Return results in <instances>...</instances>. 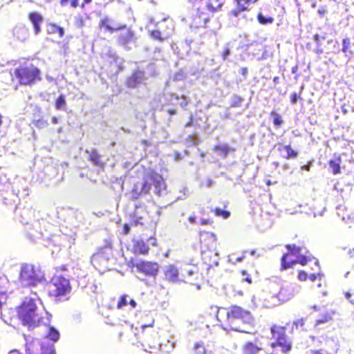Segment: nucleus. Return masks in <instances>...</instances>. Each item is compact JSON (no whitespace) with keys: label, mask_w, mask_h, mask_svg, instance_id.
<instances>
[{"label":"nucleus","mask_w":354,"mask_h":354,"mask_svg":"<svg viewBox=\"0 0 354 354\" xmlns=\"http://www.w3.org/2000/svg\"><path fill=\"white\" fill-rule=\"evenodd\" d=\"M41 314L38 309L37 301L32 298H26L18 310L19 319L29 330L50 322V315L47 312H44L45 316Z\"/></svg>","instance_id":"obj_1"},{"label":"nucleus","mask_w":354,"mask_h":354,"mask_svg":"<svg viewBox=\"0 0 354 354\" xmlns=\"http://www.w3.org/2000/svg\"><path fill=\"white\" fill-rule=\"evenodd\" d=\"M152 187L153 193L160 197L167 194L166 184L160 176H152L149 180L138 182L133 186L132 191L128 194L129 198L136 201L140 197L145 196L150 193Z\"/></svg>","instance_id":"obj_2"},{"label":"nucleus","mask_w":354,"mask_h":354,"mask_svg":"<svg viewBox=\"0 0 354 354\" xmlns=\"http://www.w3.org/2000/svg\"><path fill=\"white\" fill-rule=\"evenodd\" d=\"M227 320L230 328L241 333H249L254 326V319L249 310L238 306H232L227 312Z\"/></svg>","instance_id":"obj_3"},{"label":"nucleus","mask_w":354,"mask_h":354,"mask_svg":"<svg viewBox=\"0 0 354 354\" xmlns=\"http://www.w3.org/2000/svg\"><path fill=\"white\" fill-rule=\"evenodd\" d=\"M44 281L45 274L39 266L28 263L21 264L19 277L21 286L33 288Z\"/></svg>","instance_id":"obj_4"},{"label":"nucleus","mask_w":354,"mask_h":354,"mask_svg":"<svg viewBox=\"0 0 354 354\" xmlns=\"http://www.w3.org/2000/svg\"><path fill=\"white\" fill-rule=\"evenodd\" d=\"M52 288L50 295L55 297L56 301H63L68 298L66 295L70 293L71 287L69 279L61 274L54 276L51 280Z\"/></svg>","instance_id":"obj_5"},{"label":"nucleus","mask_w":354,"mask_h":354,"mask_svg":"<svg viewBox=\"0 0 354 354\" xmlns=\"http://www.w3.org/2000/svg\"><path fill=\"white\" fill-rule=\"evenodd\" d=\"M117 32H119L117 36V44L124 50L130 51L137 47L138 38L135 32L127 24H120L117 26Z\"/></svg>","instance_id":"obj_6"},{"label":"nucleus","mask_w":354,"mask_h":354,"mask_svg":"<svg viewBox=\"0 0 354 354\" xmlns=\"http://www.w3.org/2000/svg\"><path fill=\"white\" fill-rule=\"evenodd\" d=\"M286 248L289 253L283 254L281 257V267L283 269H288L296 263L302 266L307 263L308 257L301 254V248L300 247L288 244Z\"/></svg>","instance_id":"obj_7"},{"label":"nucleus","mask_w":354,"mask_h":354,"mask_svg":"<svg viewBox=\"0 0 354 354\" xmlns=\"http://www.w3.org/2000/svg\"><path fill=\"white\" fill-rule=\"evenodd\" d=\"M15 74L19 83L24 85H31L41 80L40 71L33 64L16 68Z\"/></svg>","instance_id":"obj_8"},{"label":"nucleus","mask_w":354,"mask_h":354,"mask_svg":"<svg viewBox=\"0 0 354 354\" xmlns=\"http://www.w3.org/2000/svg\"><path fill=\"white\" fill-rule=\"evenodd\" d=\"M174 25L171 19H164L156 24V28L149 31L151 38L160 42L164 41L173 33Z\"/></svg>","instance_id":"obj_9"},{"label":"nucleus","mask_w":354,"mask_h":354,"mask_svg":"<svg viewBox=\"0 0 354 354\" xmlns=\"http://www.w3.org/2000/svg\"><path fill=\"white\" fill-rule=\"evenodd\" d=\"M271 333L273 338L276 339V342L271 344L272 347L277 351L279 348L283 353H286L291 349V344L287 342L285 328L280 326H273L271 328Z\"/></svg>","instance_id":"obj_10"},{"label":"nucleus","mask_w":354,"mask_h":354,"mask_svg":"<svg viewBox=\"0 0 354 354\" xmlns=\"http://www.w3.org/2000/svg\"><path fill=\"white\" fill-rule=\"evenodd\" d=\"M133 268L139 274L137 277L142 281H145V279L141 275L155 277L158 274L159 266L156 263L139 260L133 263Z\"/></svg>","instance_id":"obj_11"},{"label":"nucleus","mask_w":354,"mask_h":354,"mask_svg":"<svg viewBox=\"0 0 354 354\" xmlns=\"http://www.w3.org/2000/svg\"><path fill=\"white\" fill-rule=\"evenodd\" d=\"M132 221L136 225H144L147 221V212L144 204H135V209L131 216Z\"/></svg>","instance_id":"obj_12"},{"label":"nucleus","mask_w":354,"mask_h":354,"mask_svg":"<svg viewBox=\"0 0 354 354\" xmlns=\"http://www.w3.org/2000/svg\"><path fill=\"white\" fill-rule=\"evenodd\" d=\"M142 334L140 337L149 348H156L157 344H159L156 341V333L152 330L150 325L142 326Z\"/></svg>","instance_id":"obj_13"},{"label":"nucleus","mask_w":354,"mask_h":354,"mask_svg":"<svg viewBox=\"0 0 354 354\" xmlns=\"http://www.w3.org/2000/svg\"><path fill=\"white\" fill-rule=\"evenodd\" d=\"M146 80L145 73L141 70H136L128 77L126 84L129 88H135L142 84Z\"/></svg>","instance_id":"obj_14"},{"label":"nucleus","mask_w":354,"mask_h":354,"mask_svg":"<svg viewBox=\"0 0 354 354\" xmlns=\"http://www.w3.org/2000/svg\"><path fill=\"white\" fill-rule=\"evenodd\" d=\"M112 257V248L110 243L106 242L100 251L92 257V262L100 261L107 262Z\"/></svg>","instance_id":"obj_15"},{"label":"nucleus","mask_w":354,"mask_h":354,"mask_svg":"<svg viewBox=\"0 0 354 354\" xmlns=\"http://www.w3.org/2000/svg\"><path fill=\"white\" fill-rule=\"evenodd\" d=\"M278 151L282 158L286 159H295L298 156V152L292 149L290 145H279Z\"/></svg>","instance_id":"obj_16"},{"label":"nucleus","mask_w":354,"mask_h":354,"mask_svg":"<svg viewBox=\"0 0 354 354\" xmlns=\"http://www.w3.org/2000/svg\"><path fill=\"white\" fill-rule=\"evenodd\" d=\"M165 275L167 280L171 283H176L179 281V272L178 268L174 265H169L165 268Z\"/></svg>","instance_id":"obj_17"},{"label":"nucleus","mask_w":354,"mask_h":354,"mask_svg":"<svg viewBox=\"0 0 354 354\" xmlns=\"http://www.w3.org/2000/svg\"><path fill=\"white\" fill-rule=\"evenodd\" d=\"M29 19L31 21L35 35L41 32L40 24L43 21V17L37 12H31L29 15Z\"/></svg>","instance_id":"obj_18"},{"label":"nucleus","mask_w":354,"mask_h":354,"mask_svg":"<svg viewBox=\"0 0 354 354\" xmlns=\"http://www.w3.org/2000/svg\"><path fill=\"white\" fill-rule=\"evenodd\" d=\"M13 35L19 41H24L28 38V30L24 26H17L13 29Z\"/></svg>","instance_id":"obj_19"},{"label":"nucleus","mask_w":354,"mask_h":354,"mask_svg":"<svg viewBox=\"0 0 354 354\" xmlns=\"http://www.w3.org/2000/svg\"><path fill=\"white\" fill-rule=\"evenodd\" d=\"M32 227H29L27 230V236L28 239L32 241H37L39 239H41L42 237V232L37 230L38 223L36 222L35 225H32Z\"/></svg>","instance_id":"obj_20"},{"label":"nucleus","mask_w":354,"mask_h":354,"mask_svg":"<svg viewBox=\"0 0 354 354\" xmlns=\"http://www.w3.org/2000/svg\"><path fill=\"white\" fill-rule=\"evenodd\" d=\"M86 152L88 154L89 160L91 161L93 165L98 167L103 166L102 156L95 149H92L91 151L86 150Z\"/></svg>","instance_id":"obj_21"},{"label":"nucleus","mask_w":354,"mask_h":354,"mask_svg":"<svg viewBox=\"0 0 354 354\" xmlns=\"http://www.w3.org/2000/svg\"><path fill=\"white\" fill-rule=\"evenodd\" d=\"M44 326L47 328L45 339H50L53 342H57L60 337L59 332L55 327L50 326V323Z\"/></svg>","instance_id":"obj_22"},{"label":"nucleus","mask_w":354,"mask_h":354,"mask_svg":"<svg viewBox=\"0 0 354 354\" xmlns=\"http://www.w3.org/2000/svg\"><path fill=\"white\" fill-rule=\"evenodd\" d=\"M214 151H217L220 156L225 158L230 151H234L235 149L230 147L227 144H222L216 145L214 147Z\"/></svg>","instance_id":"obj_23"},{"label":"nucleus","mask_w":354,"mask_h":354,"mask_svg":"<svg viewBox=\"0 0 354 354\" xmlns=\"http://www.w3.org/2000/svg\"><path fill=\"white\" fill-rule=\"evenodd\" d=\"M171 101L178 103L180 105V106L183 109H186V107L187 106L189 102L187 97H186L185 95L179 96L176 94L171 95Z\"/></svg>","instance_id":"obj_24"},{"label":"nucleus","mask_w":354,"mask_h":354,"mask_svg":"<svg viewBox=\"0 0 354 354\" xmlns=\"http://www.w3.org/2000/svg\"><path fill=\"white\" fill-rule=\"evenodd\" d=\"M41 354H55V348L53 343L46 342V340L40 344Z\"/></svg>","instance_id":"obj_25"},{"label":"nucleus","mask_w":354,"mask_h":354,"mask_svg":"<svg viewBox=\"0 0 354 354\" xmlns=\"http://www.w3.org/2000/svg\"><path fill=\"white\" fill-rule=\"evenodd\" d=\"M223 5V0H209L206 4V7L209 11L214 12L219 10Z\"/></svg>","instance_id":"obj_26"},{"label":"nucleus","mask_w":354,"mask_h":354,"mask_svg":"<svg viewBox=\"0 0 354 354\" xmlns=\"http://www.w3.org/2000/svg\"><path fill=\"white\" fill-rule=\"evenodd\" d=\"M110 23L111 19L108 17H105L100 20L99 26L100 28H105L106 30L111 33L117 32V26L115 27H113L110 26Z\"/></svg>","instance_id":"obj_27"},{"label":"nucleus","mask_w":354,"mask_h":354,"mask_svg":"<svg viewBox=\"0 0 354 354\" xmlns=\"http://www.w3.org/2000/svg\"><path fill=\"white\" fill-rule=\"evenodd\" d=\"M260 350L261 348L252 342H248L243 347V354H257Z\"/></svg>","instance_id":"obj_28"},{"label":"nucleus","mask_w":354,"mask_h":354,"mask_svg":"<svg viewBox=\"0 0 354 354\" xmlns=\"http://www.w3.org/2000/svg\"><path fill=\"white\" fill-rule=\"evenodd\" d=\"M351 42L348 37H345L342 39V48L341 51L345 54V56L352 55L353 52L351 50Z\"/></svg>","instance_id":"obj_29"},{"label":"nucleus","mask_w":354,"mask_h":354,"mask_svg":"<svg viewBox=\"0 0 354 354\" xmlns=\"http://www.w3.org/2000/svg\"><path fill=\"white\" fill-rule=\"evenodd\" d=\"M20 222L24 224H28V219L31 218L32 212L26 208H24L20 210Z\"/></svg>","instance_id":"obj_30"},{"label":"nucleus","mask_w":354,"mask_h":354,"mask_svg":"<svg viewBox=\"0 0 354 354\" xmlns=\"http://www.w3.org/2000/svg\"><path fill=\"white\" fill-rule=\"evenodd\" d=\"M230 101L231 108H238L241 106V104L244 101V99L238 95L234 94L232 95Z\"/></svg>","instance_id":"obj_31"},{"label":"nucleus","mask_w":354,"mask_h":354,"mask_svg":"<svg viewBox=\"0 0 354 354\" xmlns=\"http://www.w3.org/2000/svg\"><path fill=\"white\" fill-rule=\"evenodd\" d=\"M340 158H338L337 160H330L329 161V166L332 169L333 174L335 175L340 173Z\"/></svg>","instance_id":"obj_32"},{"label":"nucleus","mask_w":354,"mask_h":354,"mask_svg":"<svg viewBox=\"0 0 354 354\" xmlns=\"http://www.w3.org/2000/svg\"><path fill=\"white\" fill-rule=\"evenodd\" d=\"M288 289L285 288H282L278 294V298L280 301L283 302L287 301L290 299L292 297V294L291 292H288Z\"/></svg>","instance_id":"obj_33"},{"label":"nucleus","mask_w":354,"mask_h":354,"mask_svg":"<svg viewBox=\"0 0 354 354\" xmlns=\"http://www.w3.org/2000/svg\"><path fill=\"white\" fill-rule=\"evenodd\" d=\"M55 108L58 110L66 111V102L65 96L63 95H59L55 102Z\"/></svg>","instance_id":"obj_34"},{"label":"nucleus","mask_w":354,"mask_h":354,"mask_svg":"<svg viewBox=\"0 0 354 354\" xmlns=\"http://www.w3.org/2000/svg\"><path fill=\"white\" fill-rule=\"evenodd\" d=\"M134 250L136 252L145 254L148 252L149 247L143 241H138L136 244Z\"/></svg>","instance_id":"obj_35"},{"label":"nucleus","mask_w":354,"mask_h":354,"mask_svg":"<svg viewBox=\"0 0 354 354\" xmlns=\"http://www.w3.org/2000/svg\"><path fill=\"white\" fill-rule=\"evenodd\" d=\"M195 354H212L210 351L206 350L203 342H198L194 346Z\"/></svg>","instance_id":"obj_36"},{"label":"nucleus","mask_w":354,"mask_h":354,"mask_svg":"<svg viewBox=\"0 0 354 354\" xmlns=\"http://www.w3.org/2000/svg\"><path fill=\"white\" fill-rule=\"evenodd\" d=\"M259 22L261 24H272L274 21V19L271 17H266L263 14L259 13L257 16Z\"/></svg>","instance_id":"obj_37"},{"label":"nucleus","mask_w":354,"mask_h":354,"mask_svg":"<svg viewBox=\"0 0 354 354\" xmlns=\"http://www.w3.org/2000/svg\"><path fill=\"white\" fill-rule=\"evenodd\" d=\"M214 212L216 216H221L223 218H227L230 216V212L229 211L224 210L219 207L215 208Z\"/></svg>","instance_id":"obj_38"},{"label":"nucleus","mask_w":354,"mask_h":354,"mask_svg":"<svg viewBox=\"0 0 354 354\" xmlns=\"http://www.w3.org/2000/svg\"><path fill=\"white\" fill-rule=\"evenodd\" d=\"M128 295H122L118 301L117 304V308L118 309L122 308L124 306H127L128 304Z\"/></svg>","instance_id":"obj_39"},{"label":"nucleus","mask_w":354,"mask_h":354,"mask_svg":"<svg viewBox=\"0 0 354 354\" xmlns=\"http://www.w3.org/2000/svg\"><path fill=\"white\" fill-rule=\"evenodd\" d=\"M186 77V73H185L183 70L180 69L174 75L173 80L174 81H181L183 80Z\"/></svg>","instance_id":"obj_40"},{"label":"nucleus","mask_w":354,"mask_h":354,"mask_svg":"<svg viewBox=\"0 0 354 354\" xmlns=\"http://www.w3.org/2000/svg\"><path fill=\"white\" fill-rule=\"evenodd\" d=\"M271 115L273 116V123L277 127H280L283 124V120L280 115L275 112H272Z\"/></svg>","instance_id":"obj_41"},{"label":"nucleus","mask_w":354,"mask_h":354,"mask_svg":"<svg viewBox=\"0 0 354 354\" xmlns=\"http://www.w3.org/2000/svg\"><path fill=\"white\" fill-rule=\"evenodd\" d=\"M34 124L35 127L39 129L45 128L48 125L47 120H44V118H40L39 120H35Z\"/></svg>","instance_id":"obj_42"},{"label":"nucleus","mask_w":354,"mask_h":354,"mask_svg":"<svg viewBox=\"0 0 354 354\" xmlns=\"http://www.w3.org/2000/svg\"><path fill=\"white\" fill-rule=\"evenodd\" d=\"M51 31L53 33L57 32L59 34V37H62L64 35V29L62 27H60L55 24L52 26Z\"/></svg>","instance_id":"obj_43"},{"label":"nucleus","mask_w":354,"mask_h":354,"mask_svg":"<svg viewBox=\"0 0 354 354\" xmlns=\"http://www.w3.org/2000/svg\"><path fill=\"white\" fill-rule=\"evenodd\" d=\"M230 54H231V50H230V44L228 43L225 46L224 50L221 54L223 59L226 60L227 59V57L230 55Z\"/></svg>","instance_id":"obj_44"},{"label":"nucleus","mask_w":354,"mask_h":354,"mask_svg":"<svg viewBox=\"0 0 354 354\" xmlns=\"http://www.w3.org/2000/svg\"><path fill=\"white\" fill-rule=\"evenodd\" d=\"M247 252V251H244L243 254L241 257H239L236 258L234 260L232 259V256H230L229 261L232 262V263L235 264L236 263H241L243 261V259L245 258V254Z\"/></svg>","instance_id":"obj_45"},{"label":"nucleus","mask_w":354,"mask_h":354,"mask_svg":"<svg viewBox=\"0 0 354 354\" xmlns=\"http://www.w3.org/2000/svg\"><path fill=\"white\" fill-rule=\"evenodd\" d=\"M187 192L188 189L187 188H183V189L180 191V195L177 196L176 201L185 200L187 198L188 196Z\"/></svg>","instance_id":"obj_46"},{"label":"nucleus","mask_w":354,"mask_h":354,"mask_svg":"<svg viewBox=\"0 0 354 354\" xmlns=\"http://www.w3.org/2000/svg\"><path fill=\"white\" fill-rule=\"evenodd\" d=\"M241 274L243 277L242 279L243 281H246L247 283H248L250 284L252 283V279L245 270H242Z\"/></svg>","instance_id":"obj_47"},{"label":"nucleus","mask_w":354,"mask_h":354,"mask_svg":"<svg viewBox=\"0 0 354 354\" xmlns=\"http://www.w3.org/2000/svg\"><path fill=\"white\" fill-rule=\"evenodd\" d=\"M301 95H299V93H293L291 95H290V102L292 104H297V101H298V99L300 98L301 99V97H300Z\"/></svg>","instance_id":"obj_48"},{"label":"nucleus","mask_w":354,"mask_h":354,"mask_svg":"<svg viewBox=\"0 0 354 354\" xmlns=\"http://www.w3.org/2000/svg\"><path fill=\"white\" fill-rule=\"evenodd\" d=\"M330 317L328 315H324L322 318L319 319L316 321V325H319L321 324L326 323L330 319Z\"/></svg>","instance_id":"obj_49"},{"label":"nucleus","mask_w":354,"mask_h":354,"mask_svg":"<svg viewBox=\"0 0 354 354\" xmlns=\"http://www.w3.org/2000/svg\"><path fill=\"white\" fill-rule=\"evenodd\" d=\"M305 324V319L301 318L293 322V325L296 327V328H299V327H302Z\"/></svg>","instance_id":"obj_50"},{"label":"nucleus","mask_w":354,"mask_h":354,"mask_svg":"<svg viewBox=\"0 0 354 354\" xmlns=\"http://www.w3.org/2000/svg\"><path fill=\"white\" fill-rule=\"evenodd\" d=\"M308 275L305 271H300L298 274V279L300 281H306L308 278Z\"/></svg>","instance_id":"obj_51"},{"label":"nucleus","mask_w":354,"mask_h":354,"mask_svg":"<svg viewBox=\"0 0 354 354\" xmlns=\"http://www.w3.org/2000/svg\"><path fill=\"white\" fill-rule=\"evenodd\" d=\"M313 40L316 43L317 46H322L320 36L318 34H315L313 36Z\"/></svg>","instance_id":"obj_52"},{"label":"nucleus","mask_w":354,"mask_h":354,"mask_svg":"<svg viewBox=\"0 0 354 354\" xmlns=\"http://www.w3.org/2000/svg\"><path fill=\"white\" fill-rule=\"evenodd\" d=\"M239 73L243 75L245 77H246L247 75H248V68H245V67H242L241 69H240V71Z\"/></svg>","instance_id":"obj_53"},{"label":"nucleus","mask_w":354,"mask_h":354,"mask_svg":"<svg viewBox=\"0 0 354 354\" xmlns=\"http://www.w3.org/2000/svg\"><path fill=\"white\" fill-rule=\"evenodd\" d=\"M317 275L318 276H321V274L320 273H318L317 274H310L308 277L309 278V279L312 281H314L316 280L317 277Z\"/></svg>","instance_id":"obj_54"},{"label":"nucleus","mask_w":354,"mask_h":354,"mask_svg":"<svg viewBox=\"0 0 354 354\" xmlns=\"http://www.w3.org/2000/svg\"><path fill=\"white\" fill-rule=\"evenodd\" d=\"M315 53L317 55L322 54L324 53L322 46H317L316 48L315 49Z\"/></svg>","instance_id":"obj_55"},{"label":"nucleus","mask_w":354,"mask_h":354,"mask_svg":"<svg viewBox=\"0 0 354 354\" xmlns=\"http://www.w3.org/2000/svg\"><path fill=\"white\" fill-rule=\"evenodd\" d=\"M183 158V155L178 152V151H175V160L176 161H178V160H182Z\"/></svg>","instance_id":"obj_56"},{"label":"nucleus","mask_w":354,"mask_h":354,"mask_svg":"<svg viewBox=\"0 0 354 354\" xmlns=\"http://www.w3.org/2000/svg\"><path fill=\"white\" fill-rule=\"evenodd\" d=\"M188 221L192 224H195L196 223V217L195 215H192L189 217Z\"/></svg>","instance_id":"obj_57"},{"label":"nucleus","mask_w":354,"mask_h":354,"mask_svg":"<svg viewBox=\"0 0 354 354\" xmlns=\"http://www.w3.org/2000/svg\"><path fill=\"white\" fill-rule=\"evenodd\" d=\"M128 304L131 306V308H135L137 306L136 301L133 299L128 301Z\"/></svg>","instance_id":"obj_58"},{"label":"nucleus","mask_w":354,"mask_h":354,"mask_svg":"<svg viewBox=\"0 0 354 354\" xmlns=\"http://www.w3.org/2000/svg\"><path fill=\"white\" fill-rule=\"evenodd\" d=\"M345 297L350 301L351 304L354 305V299H351V294L350 292H346L345 294Z\"/></svg>","instance_id":"obj_59"},{"label":"nucleus","mask_w":354,"mask_h":354,"mask_svg":"<svg viewBox=\"0 0 354 354\" xmlns=\"http://www.w3.org/2000/svg\"><path fill=\"white\" fill-rule=\"evenodd\" d=\"M78 0H70L71 6L73 8H76L78 6Z\"/></svg>","instance_id":"obj_60"},{"label":"nucleus","mask_w":354,"mask_h":354,"mask_svg":"<svg viewBox=\"0 0 354 354\" xmlns=\"http://www.w3.org/2000/svg\"><path fill=\"white\" fill-rule=\"evenodd\" d=\"M310 167H311V164L310 163H308V164L302 166L301 169L302 170L310 171Z\"/></svg>","instance_id":"obj_61"},{"label":"nucleus","mask_w":354,"mask_h":354,"mask_svg":"<svg viewBox=\"0 0 354 354\" xmlns=\"http://www.w3.org/2000/svg\"><path fill=\"white\" fill-rule=\"evenodd\" d=\"M240 12H241V10L238 8L235 10H232V15L235 17H238L239 15Z\"/></svg>","instance_id":"obj_62"},{"label":"nucleus","mask_w":354,"mask_h":354,"mask_svg":"<svg viewBox=\"0 0 354 354\" xmlns=\"http://www.w3.org/2000/svg\"><path fill=\"white\" fill-rule=\"evenodd\" d=\"M209 221L208 219H204V218H202V219L201 220V224L202 225H207V224H209Z\"/></svg>","instance_id":"obj_63"},{"label":"nucleus","mask_w":354,"mask_h":354,"mask_svg":"<svg viewBox=\"0 0 354 354\" xmlns=\"http://www.w3.org/2000/svg\"><path fill=\"white\" fill-rule=\"evenodd\" d=\"M70 0H61L60 4L62 6H66L69 3Z\"/></svg>","instance_id":"obj_64"}]
</instances>
